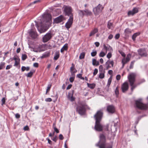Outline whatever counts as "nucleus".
Here are the masks:
<instances>
[{"instance_id": "obj_44", "label": "nucleus", "mask_w": 148, "mask_h": 148, "mask_svg": "<svg viewBox=\"0 0 148 148\" xmlns=\"http://www.w3.org/2000/svg\"><path fill=\"white\" fill-rule=\"evenodd\" d=\"M75 79V77H71L69 78V81L70 82H73Z\"/></svg>"}, {"instance_id": "obj_62", "label": "nucleus", "mask_w": 148, "mask_h": 148, "mask_svg": "<svg viewBox=\"0 0 148 148\" xmlns=\"http://www.w3.org/2000/svg\"><path fill=\"white\" fill-rule=\"evenodd\" d=\"M72 86V85L71 84H69L68 85V86H67V87L66 88V90H69L70 88H71Z\"/></svg>"}, {"instance_id": "obj_15", "label": "nucleus", "mask_w": 148, "mask_h": 148, "mask_svg": "<svg viewBox=\"0 0 148 148\" xmlns=\"http://www.w3.org/2000/svg\"><path fill=\"white\" fill-rule=\"evenodd\" d=\"M65 20L64 16L62 15L56 18L54 20V22L56 23H59Z\"/></svg>"}, {"instance_id": "obj_55", "label": "nucleus", "mask_w": 148, "mask_h": 148, "mask_svg": "<svg viewBox=\"0 0 148 148\" xmlns=\"http://www.w3.org/2000/svg\"><path fill=\"white\" fill-rule=\"evenodd\" d=\"M12 67V65H7L6 67V70H8L10 69V68Z\"/></svg>"}, {"instance_id": "obj_21", "label": "nucleus", "mask_w": 148, "mask_h": 148, "mask_svg": "<svg viewBox=\"0 0 148 148\" xmlns=\"http://www.w3.org/2000/svg\"><path fill=\"white\" fill-rule=\"evenodd\" d=\"M68 44L66 43L65 44L61 49L60 52L61 53H63L64 51L67 50L68 49Z\"/></svg>"}, {"instance_id": "obj_42", "label": "nucleus", "mask_w": 148, "mask_h": 148, "mask_svg": "<svg viewBox=\"0 0 148 148\" xmlns=\"http://www.w3.org/2000/svg\"><path fill=\"white\" fill-rule=\"evenodd\" d=\"M131 55L130 54L127 55L126 58L125 59L128 62L130 60Z\"/></svg>"}, {"instance_id": "obj_31", "label": "nucleus", "mask_w": 148, "mask_h": 148, "mask_svg": "<svg viewBox=\"0 0 148 148\" xmlns=\"http://www.w3.org/2000/svg\"><path fill=\"white\" fill-rule=\"evenodd\" d=\"M33 73L34 72L31 71L27 74H26L25 75L27 77H31L32 76Z\"/></svg>"}, {"instance_id": "obj_56", "label": "nucleus", "mask_w": 148, "mask_h": 148, "mask_svg": "<svg viewBox=\"0 0 148 148\" xmlns=\"http://www.w3.org/2000/svg\"><path fill=\"white\" fill-rule=\"evenodd\" d=\"M57 137L56 136H55L54 138H53L52 139V140L53 141H54L55 142H56L57 141Z\"/></svg>"}, {"instance_id": "obj_17", "label": "nucleus", "mask_w": 148, "mask_h": 148, "mask_svg": "<svg viewBox=\"0 0 148 148\" xmlns=\"http://www.w3.org/2000/svg\"><path fill=\"white\" fill-rule=\"evenodd\" d=\"M128 84L126 82H125L123 83L121 86V89L123 92H125L128 90Z\"/></svg>"}, {"instance_id": "obj_60", "label": "nucleus", "mask_w": 148, "mask_h": 148, "mask_svg": "<svg viewBox=\"0 0 148 148\" xmlns=\"http://www.w3.org/2000/svg\"><path fill=\"white\" fill-rule=\"evenodd\" d=\"M21 71H24L26 70V67L24 66H22L21 68Z\"/></svg>"}, {"instance_id": "obj_40", "label": "nucleus", "mask_w": 148, "mask_h": 148, "mask_svg": "<svg viewBox=\"0 0 148 148\" xmlns=\"http://www.w3.org/2000/svg\"><path fill=\"white\" fill-rule=\"evenodd\" d=\"M27 58V56L25 54H23L22 56V59L23 60H25Z\"/></svg>"}, {"instance_id": "obj_5", "label": "nucleus", "mask_w": 148, "mask_h": 148, "mask_svg": "<svg viewBox=\"0 0 148 148\" xmlns=\"http://www.w3.org/2000/svg\"><path fill=\"white\" fill-rule=\"evenodd\" d=\"M141 99H139L135 101V108L142 110H146L148 108V97H147L148 103L147 104L143 103L142 102Z\"/></svg>"}, {"instance_id": "obj_34", "label": "nucleus", "mask_w": 148, "mask_h": 148, "mask_svg": "<svg viewBox=\"0 0 148 148\" xmlns=\"http://www.w3.org/2000/svg\"><path fill=\"white\" fill-rule=\"evenodd\" d=\"M118 87H117L115 90V92L116 97L118 96L119 94V90Z\"/></svg>"}, {"instance_id": "obj_37", "label": "nucleus", "mask_w": 148, "mask_h": 148, "mask_svg": "<svg viewBox=\"0 0 148 148\" xmlns=\"http://www.w3.org/2000/svg\"><path fill=\"white\" fill-rule=\"evenodd\" d=\"M82 74H77V77L79 78L80 79H81L84 80V78L82 77Z\"/></svg>"}, {"instance_id": "obj_39", "label": "nucleus", "mask_w": 148, "mask_h": 148, "mask_svg": "<svg viewBox=\"0 0 148 148\" xmlns=\"http://www.w3.org/2000/svg\"><path fill=\"white\" fill-rule=\"evenodd\" d=\"M103 51H105L106 53H107V51H108V47L106 46L105 44H104L103 45Z\"/></svg>"}, {"instance_id": "obj_24", "label": "nucleus", "mask_w": 148, "mask_h": 148, "mask_svg": "<svg viewBox=\"0 0 148 148\" xmlns=\"http://www.w3.org/2000/svg\"><path fill=\"white\" fill-rule=\"evenodd\" d=\"M59 52H56L54 54V59L55 60H57L59 57Z\"/></svg>"}, {"instance_id": "obj_12", "label": "nucleus", "mask_w": 148, "mask_h": 148, "mask_svg": "<svg viewBox=\"0 0 148 148\" xmlns=\"http://www.w3.org/2000/svg\"><path fill=\"white\" fill-rule=\"evenodd\" d=\"M79 14L83 16H90L92 14V12L87 9H86L84 10H79Z\"/></svg>"}, {"instance_id": "obj_10", "label": "nucleus", "mask_w": 148, "mask_h": 148, "mask_svg": "<svg viewBox=\"0 0 148 148\" xmlns=\"http://www.w3.org/2000/svg\"><path fill=\"white\" fill-rule=\"evenodd\" d=\"M28 32L30 36L32 38L35 39L37 37L38 35L36 32L34 30L33 27Z\"/></svg>"}, {"instance_id": "obj_22", "label": "nucleus", "mask_w": 148, "mask_h": 148, "mask_svg": "<svg viewBox=\"0 0 148 148\" xmlns=\"http://www.w3.org/2000/svg\"><path fill=\"white\" fill-rule=\"evenodd\" d=\"M140 33L139 32H136L134 33L132 36V39L134 41L135 40L136 38V37L139 36L140 34Z\"/></svg>"}, {"instance_id": "obj_38", "label": "nucleus", "mask_w": 148, "mask_h": 148, "mask_svg": "<svg viewBox=\"0 0 148 148\" xmlns=\"http://www.w3.org/2000/svg\"><path fill=\"white\" fill-rule=\"evenodd\" d=\"M106 54V53H105L104 52L101 51L99 54V56L100 57H103Z\"/></svg>"}, {"instance_id": "obj_2", "label": "nucleus", "mask_w": 148, "mask_h": 148, "mask_svg": "<svg viewBox=\"0 0 148 148\" xmlns=\"http://www.w3.org/2000/svg\"><path fill=\"white\" fill-rule=\"evenodd\" d=\"M103 115V113L102 110H99L97 111L94 115V117L96 121L95 129L96 131H101L103 130V126L100 123Z\"/></svg>"}, {"instance_id": "obj_54", "label": "nucleus", "mask_w": 148, "mask_h": 148, "mask_svg": "<svg viewBox=\"0 0 148 148\" xmlns=\"http://www.w3.org/2000/svg\"><path fill=\"white\" fill-rule=\"evenodd\" d=\"M120 34H117L116 35L115 38L116 39H118L119 38Z\"/></svg>"}, {"instance_id": "obj_20", "label": "nucleus", "mask_w": 148, "mask_h": 148, "mask_svg": "<svg viewBox=\"0 0 148 148\" xmlns=\"http://www.w3.org/2000/svg\"><path fill=\"white\" fill-rule=\"evenodd\" d=\"M98 31V29L97 28H95L89 34V36H91L94 35L95 34L97 33Z\"/></svg>"}, {"instance_id": "obj_27", "label": "nucleus", "mask_w": 148, "mask_h": 148, "mask_svg": "<svg viewBox=\"0 0 148 148\" xmlns=\"http://www.w3.org/2000/svg\"><path fill=\"white\" fill-rule=\"evenodd\" d=\"M131 32V30L129 28L126 29L124 31V33L126 35L130 34Z\"/></svg>"}, {"instance_id": "obj_63", "label": "nucleus", "mask_w": 148, "mask_h": 148, "mask_svg": "<svg viewBox=\"0 0 148 148\" xmlns=\"http://www.w3.org/2000/svg\"><path fill=\"white\" fill-rule=\"evenodd\" d=\"M15 117L17 119H18L20 117V115L18 113L16 114L15 115Z\"/></svg>"}, {"instance_id": "obj_30", "label": "nucleus", "mask_w": 148, "mask_h": 148, "mask_svg": "<svg viewBox=\"0 0 148 148\" xmlns=\"http://www.w3.org/2000/svg\"><path fill=\"white\" fill-rule=\"evenodd\" d=\"M85 53L84 52H83L81 53L79 56V58L80 59H82L84 58L85 56Z\"/></svg>"}, {"instance_id": "obj_35", "label": "nucleus", "mask_w": 148, "mask_h": 148, "mask_svg": "<svg viewBox=\"0 0 148 148\" xmlns=\"http://www.w3.org/2000/svg\"><path fill=\"white\" fill-rule=\"evenodd\" d=\"M5 63L4 62H1L0 64V70H1L4 67Z\"/></svg>"}, {"instance_id": "obj_18", "label": "nucleus", "mask_w": 148, "mask_h": 148, "mask_svg": "<svg viewBox=\"0 0 148 148\" xmlns=\"http://www.w3.org/2000/svg\"><path fill=\"white\" fill-rule=\"evenodd\" d=\"M138 52L139 55L141 56H146L147 54L145 49H139Z\"/></svg>"}, {"instance_id": "obj_32", "label": "nucleus", "mask_w": 148, "mask_h": 148, "mask_svg": "<svg viewBox=\"0 0 148 148\" xmlns=\"http://www.w3.org/2000/svg\"><path fill=\"white\" fill-rule=\"evenodd\" d=\"M97 51L95 49H93L92 50V52L91 53V56L92 57H94V56H95L97 55Z\"/></svg>"}, {"instance_id": "obj_47", "label": "nucleus", "mask_w": 148, "mask_h": 148, "mask_svg": "<svg viewBox=\"0 0 148 148\" xmlns=\"http://www.w3.org/2000/svg\"><path fill=\"white\" fill-rule=\"evenodd\" d=\"M75 69L74 66V64L72 63V66L70 68V71H73V70Z\"/></svg>"}, {"instance_id": "obj_29", "label": "nucleus", "mask_w": 148, "mask_h": 148, "mask_svg": "<svg viewBox=\"0 0 148 148\" xmlns=\"http://www.w3.org/2000/svg\"><path fill=\"white\" fill-rule=\"evenodd\" d=\"M68 98L71 101H73L75 99L73 97L72 95H71V94H69L68 96Z\"/></svg>"}, {"instance_id": "obj_51", "label": "nucleus", "mask_w": 148, "mask_h": 148, "mask_svg": "<svg viewBox=\"0 0 148 148\" xmlns=\"http://www.w3.org/2000/svg\"><path fill=\"white\" fill-rule=\"evenodd\" d=\"M111 56L112 54L110 53H108L107 55V57L108 59L110 58L111 57Z\"/></svg>"}, {"instance_id": "obj_45", "label": "nucleus", "mask_w": 148, "mask_h": 148, "mask_svg": "<svg viewBox=\"0 0 148 148\" xmlns=\"http://www.w3.org/2000/svg\"><path fill=\"white\" fill-rule=\"evenodd\" d=\"M97 73L98 69L96 68L94 69V71L93 73L94 75H96L97 74Z\"/></svg>"}, {"instance_id": "obj_59", "label": "nucleus", "mask_w": 148, "mask_h": 148, "mask_svg": "<svg viewBox=\"0 0 148 148\" xmlns=\"http://www.w3.org/2000/svg\"><path fill=\"white\" fill-rule=\"evenodd\" d=\"M121 76L120 75H117L116 76V79L117 80H119L120 79Z\"/></svg>"}, {"instance_id": "obj_64", "label": "nucleus", "mask_w": 148, "mask_h": 148, "mask_svg": "<svg viewBox=\"0 0 148 148\" xmlns=\"http://www.w3.org/2000/svg\"><path fill=\"white\" fill-rule=\"evenodd\" d=\"M113 37V36L112 34H110L108 37V38L110 40L112 39Z\"/></svg>"}, {"instance_id": "obj_61", "label": "nucleus", "mask_w": 148, "mask_h": 148, "mask_svg": "<svg viewBox=\"0 0 148 148\" xmlns=\"http://www.w3.org/2000/svg\"><path fill=\"white\" fill-rule=\"evenodd\" d=\"M95 44L97 47H98L100 45L99 43L98 42H96L95 43Z\"/></svg>"}, {"instance_id": "obj_3", "label": "nucleus", "mask_w": 148, "mask_h": 148, "mask_svg": "<svg viewBox=\"0 0 148 148\" xmlns=\"http://www.w3.org/2000/svg\"><path fill=\"white\" fill-rule=\"evenodd\" d=\"M95 145L99 148H112V145L106 143L105 137L103 134H100L99 141Z\"/></svg>"}, {"instance_id": "obj_26", "label": "nucleus", "mask_w": 148, "mask_h": 148, "mask_svg": "<svg viewBox=\"0 0 148 148\" xmlns=\"http://www.w3.org/2000/svg\"><path fill=\"white\" fill-rule=\"evenodd\" d=\"M49 52H47L43 54L41 57V58H43L49 57Z\"/></svg>"}, {"instance_id": "obj_9", "label": "nucleus", "mask_w": 148, "mask_h": 148, "mask_svg": "<svg viewBox=\"0 0 148 148\" xmlns=\"http://www.w3.org/2000/svg\"><path fill=\"white\" fill-rule=\"evenodd\" d=\"M52 36L51 32L49 31L43 37L42 41L44 42H46L50 40L52 37Z\"/></svg>"}, {"instance_id": "obj_4", "label": "nucleus", "mask_w": 148, "mask_h": 148, "mask_svg": "<svg viewBox=\"0 0 148 148\" xmlns=\"http://www.w3.org/2000/svg\"><path fill=\"white\" fill-rule=\"evenodd\" d=\"M128 78L130 82V86H131V90L133 91L136 86L145 82L144 79H140L139 82L136 84H134V83L135 81V75L134 73H131L128 76Z\"/></svg>"}, {"instance_id": "obj_52", "label": "nucleus", "mask_w": 148, "mask_h": 148, "mask_svg": "<svg viewBox=\"0 0 148 148\" xmlns=\"http://www.w3.org/2000/svg\"><path fill=\"white\" fill-rule=\"evenodd\" d=\"M119 52L122 56L123 57H125V55L123 52L119 51Z\"/></svg>"}, {"instance_id": "obj_41", "label": "nucleus", "mask_w": 148, "mask_h": 148, "mask_svg": "<svg viewBox=\"0 0 148 148\" xmlns=\"http://www.w3.org/2000/svg\"><path fill=\"white\" fill-rule=\"evenodd\" d=\"M1 105L3 106V105L5 104V98H3L1 100Z\"/></svg>"}, {"instance_id": "obj_13", "label": "nucleus", "mask_w": 148, "mask_h": 148, "mask_svg": "<svg viewBox=\"0 0 148 148\" xmlns=\"http://www.w3.org/2000/svg\"><path fill=\"white\" fill-rule=\"evenodd\" d=\"M107 110L109 113L113 114L115 112V108L113 105H109L107 107Z\"/></svg>"}, {"instance_id": "obj_19", "label": "nucleus", "mask_w": 148, "mask_h": 148, "mask_svg": "<svg viewBox=\"0 0 148 148\" xmlns=\"http://www.w3.org/2000/svg\"><path fill=\"white\" fill-rule=\"evenodd\" d=\"M14 60H15V62L14 66H17L19 64V62L20 60L18 57H14Z\"/></svg>"}, {"instance_id": "obj_7", "label": "nucleus", "mask_w": 148, "mask_h": 148, "mask_svg": "<svg viewBox=\"0 0 148 148\" xmlns=\"http://www.w3.org/2000/svg\"><path fill=\"white\" fill-rule=\"evenodd\" d=\"M73 10L71 7L69 6H64V12L65 16H72Z\"/></svg>"}, {"instance_id": "obj_57", "label": "nucleus", "mask_w": 148, "mask_h": 148, "mask_svg": "<svg viewBox=\"0 0 148 148\" xmlns=\"http://www.w3.org/2000/svg\"><path fill=\"white\" fill-rule=\"evenodd\" d=\"M33 66L35 67H38V63H35L33 64Z\"/></svg>"}, {"instance_id": "obj_46", "label": "nucleus", "mask_w": 148, "mask_h": 148, "mask_svg": "<svg viewBox=\"0 0 148 148\" xmlns=\"http://www.w3.org/2000/svg\"><path fill=\"white\" fill-rule=\"evenodd\" d=\"M134 62V61H133L131 62L130 67V69H131L133 68Z\"/></svg>"}, {"instance_id": "obj_36", "label": "nucleus", "mask_w": 148, "mask_h": 148, "mask_svg": "<svg viewBox=\"0 0 148 148\" xmlns=\"http://www.w3.org/2000/svg\"><path fill=\"white\" fill-rule=\"evenodd\" d=\"M111 82H112V79L111 78V77H110L108 79V83H107V86L108 87H109L110 84H111Z\"/></svg>"}, {"instance_id": "obj_23", "label": "nucleus", "mask_w": 148, "mask_h": 148, "mask_svg": "<svg viewBox=\"0 0 148 148\" xmlns=\"http://www.w3.org/2000/svg\"><path fill=\"white\" fill-rule=\"evenodd\" d=\"M92 64L94 66H98L99 64V61H97L95 59H93Z\"/></svg>"}, {"instance_id": "obj_33", "label": "nucleus", "mask_w": 148, "mask_h": 148, "mask_svg": "<svg viewBox=\"0 0 148 148\" xmlns=\"http://www.w3.org/2000/svg\"><path fill=\"white\" fill-rule=\"evenodd\" d=\"M108 27L109 29H112L113 27L112 23L109 21L108 24Z\"/></svg>"}, {"instance_id": "obj_6", "label": "nucleus", "mask_w": 148, "mask_h": 148, "mask_svg": "<svg viewBox=\"0 0 148 148\" xmlns=\"http://www.w3.org/2000/svg\"><path fill=\"white\" fill-rule=\"evenodd\" d=\"M89 109L88 106L85 103H81L77 108V111L81 115H83L85 114L86 110Z\"/></svg>"}, {"instance_id": "obj_1", "label": "nucleus", "mask_w": 148, "mask_h": 148, "mask_svg": "<svg viewBox=\"0 0 148 148\" xmlns=\"http://www.w3.org/2000/svg\"><path fill=\"white\" fill-rule=\"evenodd\" d=\"M40 21L38 22L40 23V29H42L44 28H46L48 27L49 24L51 23V16L50 14L48 13L44 14L40 19Z\"/></svg>"}, {"instance_id": "obj_49", "label": "nucleus", "mask_w": 148, "mask_h": 148, "mask_svg": "<svg viewBox=\"0 0 148 148\" xmlns=\"http://www.w3.org/2000/svg\"><path fill=\"white\" fill-rule=\"evenodd\" d=\"M127 62H128L127 61V60L126 59H125V58H123V59L122 61V63L124 64H126Z\"/></svg>"}, {"instance_id": "obj_25", "label": "nucleus", "mask_w": 148, "mask_h": 148, "mask_svg": "<svg viewBox=\"0 0 148 148\" xmlns=\"http://www.w3.org/2000/svg\"><path fill=\"white\" fill-rule=\"evenodd\" d=\"M88 86L91 89H93L95 86V85L94 84H89L88 83H87Z\"/></svg>"}, {"instance_id": "obj_53", "label": "nucleus", "mask_w": 148, "mask_h": 148, "mask_svg": "<svg viewBox=\"0 0 148 148\" xmlns=\"http://www.w3.org/2000/svg\"><path fill=\"white\" fill-rule=\"evenodd\" d=\"M45 101L47 102H51L52 101V99L50 98H48L45 99Z\"/></svg>"}, {"instance_id": "obj_58", "label": "nucleus", "mask_w": 148, "mask_h": 148, "mask_svg": "<svg viewBox=\"0 0 148 148\" xmlns=\"http://www.w3.org/2000/svg\"><path fill=\"white\" fill-rule=\"evenodd\" d=\"M59 138L61 140H63L64 139V137L62 134H60L59 135Z\"/></svg>"}, {"instance_id": "obj_28", "label": "nucleus", "mask_w": 148, "mask_h": 148, "mask_svg": "<svg viewBox=\"0 0 148 148\" xmlns=\"http://www.w3.org/2000/svg\"><path fill=\"white\" fill-rule=\"evenodd\" d=\"M105 71H103V72H100L101 73H100L99 77L101 79H103L104 77V73Z\"/></svg>"}, {"instance_id": "obj_14", "label": "nucleus", "mask_w": 148, "mask_h": 148, "mask_svg": "<svg viewBox=\"0 0 148 148\" xmlns=\"http://www.w3.org/2000/svg\"><path fill=\"white\" fill-rule=\"evenodd\" d=\"M114 64V62L112 60H111L110 59L108 60L105 63L106 69H108L111 67H113Z\"/></svg>"}, {"instance_id": "obj_16", "label": "nucleus", "mask_w": 148, "mask_h": 148, "mask_svg": "<svg viewBox=\"0 0 148 148\" xmlns=\"http://www.w3.org/2000/svg\"><path fill=\"white\" fill-rule=\"evenodd\" d=\"M138 12V9L136 8H134L132 10L129 11L128 12L127 14L128 16L131 15L133 16L135 14L137 13Z\"/></svg>"}, {"instance_id": "obj_43", "label": "nucleus", "mask_w": 148, "mask_h": 148, "mask_svg": "<svg viewBox=\"0 0 148 148\" xmlns=\"http://www.w3.org/2000/svg\"><path fill=\"white\" fill-rule=\"evenodd\" d=\"M99 70L100 72H102L103 71V67L102 65H100L99 67Z\"/></svg>"}, {"instance_id": "obj_50", "label": "nucleus", "mask_w": 148, "mask_h": 148, "mask_svg": "<svg viewBox=\"0 0 148 148\" xmlns=\"http://www.w3.org/2000/svg\"><path fill=\"white\" fill-rule=\"evenodd\" d=\"M53 128L55 131L57 133H59V131L58 129L55 127H53Z\"/></svg>"}, {"instance_id": "obj_11", "label": "nucleus", "mask_w": 148, "mask_h": 148, "mask_svg": "<svg viewBox=\"0 0 148 148\" xmlns=\"http://www.w3.org/2000/svg\"><path fill=\"white\" fill-rule=\"evenodd\" d=\"M73 18L72 16H70L69 19L65 25V27L68 29L71 27L73 23Z\"/></svg>"}, {"instance_id": "obj_48", "label": "nucleus", "mask_w": 148, "mask_h": 148, "mask_svg": "<svg viewBox=\"0 0 148 148\" xmlns=\"http://www.w3.org/2000/svg\"><path fill=\"white\" fill-rule=\"evenodd\" d=\"M29 128L27 125L25 126L23 128V130L25 131H28L29 130Z\"/></svg>"}, {"instance_id": "obj_8", "label": "nucleus", "mask_w": 148, "mask_h": 148, "mask_svg": "<svg viewBox=\"0 0 148 148\" xmlns=\"http://www.w3.org/2000/svg\"><path fill=\"white\" fill-rule=\"evenodd\" d=\"M104 8L102 5L99 4L96 7L93 9V11L95 15H97L101 13Z\"/></svg>"}]
</instances>
